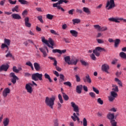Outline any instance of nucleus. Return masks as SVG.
Here are the masks:
<instances>
[{
  "mask_svg": "<svg viewBox=\"0 0 126 126\" xmlns=\"http://www.w3.org/2000/svg\"><path fill=\"white\" fill-rule=\"evenodd\" d=\"M54 126H59V119H55L53 120Z\"/></svg>",
  "mask_w": 126,
  "mask_h": 126,
  "instance_id": "37998d69",
  "label": "nucleus"
},
{
  "mask_svg": "<svg viewBox=\"0 0 126 126\" xmlns=\"http://www.w3.org/2000/svg\"><path fill=\"white\" fill-rule=\"evenodd\" d=\"M64 60L67 63H68L69 65L71 64V63H70V62L71 60H70V57L69 56H66L64 58Z\"/></svg>",
  "mask_w": 126,
  "mask_h": 126,
  "instance_id": "393cba45",
  "label": "nucleus"
},
{
  "mask_svg": "<svg viewBox=\"0 0 126 126\" xmlns=\"http://www.w3.org/2000/svg\"><path fill=\"white\" fill-rule=\"evenodd\" d=\"M120 43H121V40L119 38L116 39L114 41V47L118 48L119 45H120Z\"/></svg>",
  "mask_w": 126,
  "mask_h": 126,
  "instance_id": "4be33fe9",
  "label": "nucleus"
},
{
  "mask_svg": "<svg viewBox=\"0 0 126 126\" xmlns=\"http://www.w3.org/2000/svg\"><path fill=\"white\" fill-rule=\"evenodd\" d=\"M119 56L120 57H121L122 59L126 60V54L125 52H120L119 54Z\"/></svg>",
  "mask_w": 126,
  "mask_h": 126,
  "instance_id": "c756f323",
  "label": "nucleus"
},
{
  "mask_svg": "<svg viewBox=\"0 0 126 126\" xmlns=\"http://www.w3.org/2000/svg\"><path fill=\"white\" fill-rule=\"evenodd\" d=\"M48 42V43H49V44H50V45H51V46H54V40H53V39L51 38H49L48 39V40H47Z\"/></svg>",
  "mask_w": 126,
  "mask_h": 126,
  "instance_id": "49530a36",
  "label": "nucleus"
},
{
  "mask_svg": "<svg viewBox=\"0 0 126 126\" xmlns=\"http://www.w3.org/2000/svg\"><path fill=\"white\" fill-rule=\"evenodd\" d=\"M94 28L96 29L98 31L100 32V30L101 29V26L99 25H95L94 26Z\"/></svg>",
  "mask_w": 126,
  "mask_h": 126,
  "instance_id": "de8ad7c7",
  "label": "nucleus"
},
{
  "mask_svg": "<svg viewBox=\"0 0 126 126\" xmlns=\"http://www.w3.org/2000/svg\"><path fill=\"white\" fill-rule=\"evenodd\" d=\"M12 11L13 12H14L15 11H16V12H19V11L18 10V5H16L15 7L13 8Z\"/></svg>",
  "mask_w": 126,
  "mask_h": 126,
  "instance_id": "79ce46f5",
  "label": "nucleus"
},
{
  "mask_svg": "<svg viewBox=\"0 0 126 126\" xmlns=\"http://www.w3.org/2000/svg\"><path fill=\"white\" fill-rule=\"evenodd\" d=\"M116 92L112 91L111 92V96H112V97H114V98L118 97V94Z\"/></svg>",
  "mask_w": 126,
  "mask_h": 126,
  "instance_id": "4c0bfd02",
  "label": "nucleus"
},
{
  "mask_svg": "<svg viewBox=\"0 0 126 126\" xmlns=\"http://www.w3.org/2000/svg\"><path fill=\"white\" fill-rule=\"evenodd\" d=\"M112 91L114 92H118L119 91V88L117 85H112Z\"/></svg>",
  "mask_w": 126,
  "mask_h": 126,
  "instance_id": "cd10ccee",
  "label": "nucleus"
},
{
  "mask_svg": "<svg viewBox=\"0 0 126 126\" xmlns=\"http://www.w3.org/2000/svg\"><path fill=\"white\" fill-rule=\"evenodd\" d=\"M81 124H83V126H87V119H86L85 118H84L83 121H81Z\"/></svg>",
  "mask_w": 126,
  "mask_h": 126,
  "instance_id": "473e14b6",
  "label": "nucleus"
},
{
  "mask_svg": "<svg viewBox=\"0 0 126 126\" xmlns=\"http://www.w3.org/2000/svg\"><path fill=\"white\" fill-rule=\"evenodd\" d=\"M13 71L16 73H18L19 72V69H18L16 66H14L13 67Z\"/></svg>",
  "mask_w": 126,
  "mask_h": 126,
  "instance_id": "8fccbe9b",
  "label": "nucleus"
},
{
  "mask_svg": "<svg viewBox=\"0 0 126 126\" xmlns=\"http://www.w3.org/2000/svg\"><path fill=\"white\" fill-rule=\"evenodd\" d=\"M60 80H59V82H63V81H64V75L61 74L59 75Z\"/></svg>",
  "mask_w": 126,
  "mask_h": 126,
  "instance_id": "e433bc0d",
  "label": "nucleus"
},
{
  "mask_svg": "<svg viewBox=\"0 0 126 126\" xmlns=\"http://www.w3.org/2000/svg\"><path fill=\"white\" fill-rule=\"evenodd\" d=\"M32 86H33V85L31 83L27 84L25 86V88L28 93H30V94H31L32 92H33V89L32 88Z\"/></svg>",
  "mask_w": 126,
  "mask_h": 126,
  "instance_id": "6e6552de",
  "label": "nucleus"
},
{
  "mask_svg": "<svg viewBox=\"0 0 126 126\" xmlns=\"http://www.w3.org/2000/svg\"><path fill=\"white\" fill-rule=\"evenodd\" d=\"M26 65H28L29 66H30L31 67L32 70H34V67L33 66V64L30 61L27 62L26 63Z\"/></svg>",
  "mask_w": 126,
  "mask_h": 126,
  "instance_id": "f704fd0d",
  "label": "nucleus"
},
{
  "mask_svg": "<svg viewBox=\"0 0 126 126\" xmlns=\"http://www.w3.org/2000/svg\"><path fill=\"white\" fill-rule=\"evenodd\" d=\"M33 65L36 71H39V70L41 69V66H40V64H39V63H34Z\"/></svg>",
  "mask_w": 126,
  "mask_h": 126,
  "instance_id": "aec40b11",
  "label": "nucleus"
},
{
  "mask_svg": "<svg viewBox=\"0 0 126 126\" xmlns=\"http://www.w3.org/2000/svg\"><path fill=\"white\" fill-rule=\"evenodd\" d=\"M44 77L46 79H48L49 82L50 83L53 82V80H52V79H51V77L50 76V75L48 74L47 73H45L44 74Z\"/></svg>",
  "mask_w": 126,
  "mask_h": 126,
  "instance_id": "bb28decb",
  "label": "nucleus"
},
{
  "mask_svg": "<svg viewBox=\"0 0 126 126\" xmlns=\"http://www.w3.org/2000/svg\"><path fill=\"white\" fill-rule=\"evenodd\" d=\"M115 6H116V4H115V1L114 0H108L105 8H107L108 10H110V9L114 8Z\"/></svg>",
  "mask_w": 126,
  "mask_h": 126,
  "instance_id": "39448f33",
  "label": "nucleus"
},
{
  "mask_svg": "<svg viewBox=\"0 0 126 126\" xmlns=\"http://www.w3.org/2000/svg\"><path fill=\"white\" fill-rule=\"evenodd\" d=\"M3 125L4 126H7L9 125V119L6 118L3 119Z\"/></svg>",
  "mask_w": 126,
  "mask_h": 126,
  "instance_id": "412c9836",
  "label": "nucleus"
},
{
  "mask_svg": "<svg viewBox=\"0 0 126 126\" xmlns=\"http://www.w3.org/2000/svg\"><path fill=\"white\" fill-rule=\"evenodd\" d=\"M89 95L92 97V98H95V94L93 92L89 93Z\"/></svg>",
  "mask_w": 126,
  "mask_h": 126,
  "instance_id": "052dcab7",
  "label": "nucleus"
},
{
  "mask_svg": "<svg viewBox=\"0 0 126 126\" xmlns=\"http://www.w3.org/2000/svg\"><path fill=\"white\" fill-rule=\"evenodd\" d=\"M55 100L56 96L55 95H52L51 97L47 96L45 98V103L46 106H48V107H49L51 109H53Z\"/></svg>",
  "mask_w": 126,
  "mask_h": 126,
  "instance_id": "f257e3e1",
  "label": "nucleus"
},
{
  "mask_svg": "<svg viewBox=\"0 0 126 126\" xmlns=\"http://www.w3.org/2000/svg\"><path fill=\"white\" fill-rule=\"evenodd\" d=\"M18 1L20 2L21 4H28V3H29V2L25 0H18Z\"/></svg>",
  "mask_w": 126,
  "mask_h": 126,
  "instance_id": "c9c22d12",
  "label": "nucleus"
},
{
  "mask_svg": "<svg viewBox=\"0 0 126 126\" xmlns=\"http://www.w3.org/2000/svg\"><path fill=\"white\" fill-rule=\"evenodd\" d=\"M9 93H10V89H9L8 88H7L3 90L2 92V95L3 97H7V94H9Z\"/></svg>",
  "mask_w": 126,
  "mask_h": 126,
  "instance_id": "ddd939ff",
  "label": "nucleus"
},
{
  "mask_svg": "<svg viewBox=\"0 0 126 126\" xmlns=\"http://www.w3.org/2000/svg\"><path fill=\"white\" fill-rule=\"evenodd\" d=\"M64 85H66V86H68L69 87H71V83L69 81L65 82L63 83Z\"/></svg>",
  "mask_w": 126,
  "mask_h": 126,
  "instance_id": "3c124183",
  "label": "nucleus"
},
{
  "mask_svg": "<svg viewBox=\"0 0 126 126\" xmlns=\"http://www.w3.org/2000/svg\"><path fill=\"white\" fill-rule=\"evenodd\" d=\"M11 17L13 19H16L17 20L21 19V16L18 14L13 13L11 15Z\"/></svg>",
  "mask_w": 126,
  "mask_h": 126,
  "instance_id": "dca6fc26",
  "label": "nucleus"
},
{
  "mask_svg": "<svg viewBox=\"0 0 126 126\" xmlns=\"http://www.w3.org/2000/svg\"><path fill=\"white\" fill-rule=\"evenodd\" d=\"M63 97L65 101H68V99H69V97H68V95H67L65 93H63Z\"/></svg>",
  "mask_w": 126,
  "mask_h": 126,
  "instance_id": "7c9ffc66",
  "label": "nucleus"
},
{
  "mask_svg": "<svg viewBox=\"0 0 126 126\" xmlns=\"http://www.w3.org/2000/svg\"><path fill=\"white\" fill-rule=\"evenodd\" d=\"M70 63H71L70 64H74L76 65L77 63H78V59H72Z\"/></svg>",
  "mask_w": 126,
  "mask_h": 126,
  "instance_id": "2f4dec72",
  "label": "nucleus"
},
{
  "mask_svg": "<svg viewBox=\"0 0 126 126\" xmlns=\"http://www.w3.org/2000/svg\"><path fill=\"white\" fill-rule=\"evenodd\" d=\"M102 52H106V50L105 48L98 46L96 47L95 49L93 50V53L94 54L96 57H100V55Z\"/></svg>",
  "mask_w": 126,
  "mask_h": 126,
  "instance_id": "7ed1b4c3",
  "label": "nucleus"
},
{
  "mask_svg": "<svg viewBox=\"0 0 126 126\" xmlns=\"http://www.w3.org/2000/svg\"><path fill=\"white\" fill-rule=\"evenodd\" d=\"M109 21H112L113 22H115L116 23H120V21L119 20L122 21L123 20L124 22L126 23V19H125L123 18H110L108 19Z\"/></svg>",
  "mask_w": 126,
  "mask_h": 126,
  "instance_id": "423d86ee",
  "label": "nucleus"
},
{
  "mask_svg": "<svg viewBox=\"0 0 126 126\" xmlns=\"http://www.w3.org/2000/svg\"><path fill=\"white\" fill-rule=\"evenodd\" d=\"M115 98L116 97H114L113 96H112V95H111L108 97V100L109 101H110V102H113L115 100Z\"/></svg>",
  "mask_w": 126,
  "mask_h": 126,
  "instance_id": "4d7b16f0",
  "label": "nucleus"
},
{
  "mask_svg": "<svg viewBox=\"0 0 126 126\" xmlns=\"http://www.w3.org/2000/svg\"><path fill=\"white\" fill-rule=\"evenodd\" d=\"M83 87V86L82 85L77 86L76 89V91L77 93H78V94H81V93L82 92Z\"/></svg>",
  "mask_w": 126,
  "mask_h": 126,
  "instance_id": "4468645a",
  "label": "nucleus"
},
{
  "mask_svg": "<svg viewBox=\"0 0 126 126\" xmlns=\"http://www.w3.org/2000/svg\"><path fill=\"white\" fill-rule=\"evenodd\" d=\"M110 123L111 124L112 126H117V122H116V120H111Z\"/></svg>",
  "mask_w": 126,
  "mask_h": 126,
  "instance_id": "a18cd8bd",
  "label": "nucleus"
},
{
  "mask_svg": "<svg viewBox=\"0 0 126 126\" xmlns=\"http://www.w3.org/2000/svg\"><path fill=\"white\" fill-rule=\"evenodd\" d=\"M53 53H59V54H60V53H61V50L60 49H53L52 50Z\"/></svg>",
  "mask_w": 126,
  "mask_h": 126,
  "instance_id": "e2e57ef3",
  "label": "nucleus"
},
{
  "mask_svg": "<svg viewBox=\"0 0 126 126\" xmlns=\"http://www.w3.org/2000/svg\"><path fill=\"white\" fill-rule=\"evenodd\" d=\"M121 74H122V71H117L115 73V75H116L117 77H120Z\"/></svg>",
  "mask_w": 126,
  "mask_h": 126,
  "instance_id": "680f3d73",
  "label": "nucleus"
},
{
  "mask_svg": "<svg viewBox=\"0 0 126 126\" xmlns=\"http://www.w3.org/2000/svg\"><path fill=\"white\" fill-rule=\"evenodd\" d=\"M83 80L85 83H86L87 82L88 83H91L92 82V81L91 80V78H90V76H89V74L87 75L85 77H84L83 78Z\"/></svg>",
  "mask_w": 126,
  "mask_h": 126,
  "instance_id": "9b49d317",
  "label": "nucleus"
},
{
  "mask_svg": "<svg viewBox=\"0 0 126 126\" xmlns=\"http://www.w3.org/2000/svg\"><path fill=\"white\" fill-rule=\"evenodd\" d=\"M42 43H44V44L47 45V46H48V47H49V48H51V49H54V46H52V45L51 46L50 45V44H49V41H48V40H45L44 37H43L42 39Z\"/></svg>",
  "mask_w": 126,
  "mask_h": 126,
  "instance_id": "f3484780",
  "label": "nucleus"
},
{
  "mask_svg": "<svg viewBox=\"0 0 126 126\" xmlns=\"http://www.w3.org/2000/svg\"><path fill=\"white\" fill-rule=\"evenodd\" d=\"M83 10L84 12H85V13H87V14H91V11H90V10L89 9V8L84 7L83 8Z\"/></svg>",
  "mask_w": 126,
  "mask_h": 126,
  "instance_id": "a878e982",
  "label": "nucleus"
},
{
  "mask_svg": "<svg viewBox=\"0 0 126 126\" xmlns=\"http://www.w3.org/2000/svg\"><path fill=\"white\" fill-rule=\"evenodd\" d=\"M70 105L71 107L73 108L74 112H79V108L78 107V106L75 104V103L71 102L70 103Z\"/></svg>",
  "mask_w": 126,
  "mask_h": 126,
  "instance_id": "9d476101",
  "label": "nucleus"
},
{
  "mask_svg": "<svg viewBox=\"0 0 126 126\" xmlns=\"http://www.w3.org/2000/svg\"><path fill=\"white\" fill-rule=\"evenodd\" d=\"M76 12H77V13H82V12H83V11H82V10L80 9H76Z\"/></svg>",
  "mask_w": 126,
  "mask_h": 126,
  "instance_id": "69168bd1",
  "label": "nucleus"
},
{
  "mask_svg": "<svg viewBox=\"0 0 126 126\" xmlns=\"http://www.w3.org/2000/svg\"><path fill=\"white\" fill-rule=\"evenodd\" d=\"M1 69L2 70V71H6L8 68H9V65L8 64H2L1 66Z\"/></svg>",
  "mask_w": 126,
  "mask_h": 126,
  "instance_id": "a211bd4d",
  "label": "nucleus"
},
{
  "mask_svg": "<svg viewBox=\"0 0 126 126\" xmlns=\"http://www.w3.org/2000/svg\"><path fill=\"white\" fill-rule=\"evenodd\" d=\"M27 14H28V11H27V10H25L22 13V15L24 16V17H25Z\"/></svg>",
  "mask_w": 126,
  "mask_h": 126,
  "instance_id": "864d4df0",
  "label": "nucleus"
},
{
  "mask_svg": "<svg viewBox=\"0 0 126 126\" xmlns=\"http://www.w3.org/2000/svg\"><path fill=\"white\" fill-rule=\"evenodd\" d=\"M63 0H59L58 2L55 3L53 4V7H57V6H59L60 4H63Z\"/></svg>",
  "mask_w": 126,
  "mask_h": 126,
  "instance_id": "5701e85b",
  "label": "nucleus"
},
{
  "mask_svg": "<svg viewBox=\"0 0 126 126\" xmlns=\"http://www.w3.org/2000/svg\"><path fill=\"white\" fill-rule=\"evenodd\" d=\"M70 33L72 35V36H73L75 37H77V35H78V32L75 30H70Z\"/></svg>",
  "mask_w": 126,
  "mask_h": 126,
  "instance_id": "b1692460",
  "label": "nucleus"
},
{
  "mask_svg": "<svg viewBox=\"0 0 126 126\" xmlns=\"http://www.w3.org/2000/svg\"><path fill=\"white\" fill-rule=\"evenodd\" d=\"M58 98L59 99L60 103L61 104H63V97L62 96V95H61V94H59L58 95Z\"/></svg>",
  "mask_w": 126,
  "mask_h": 126,
  "instance_id": "09e8293b",
  "label": "nucleus"
},
{
  "mask_svg": "<svg viewBox=\"0 0 126 126\" xmlns=\"http://www.w3.org/2000/svg\"><path fill=\"white\" fill-rule=\"evenodd\" d=\"M53 18H54V15H51L50 14H48L47 15H46V18H47V19L52 20V19H53Z\"/></svg>",
  "mask_w": 126,
  "mask_h": 126,
  "instance_id": "ea45409f",
  "label": "nucleus"
},
{
  "mask_svg": "<svg viewBox=\"0 0 126 126\" xmlns=\"http://www.w3.org/2000/svg\"><path fill=\"white\" fill-rule=\"evenodd\" d=\"M25 25L26 27L30 28L31 27V23H29V17H26L25 18Z\"/></svg>",
  "mask_w": 126,
  "mask_h": 126,
  "instance_id": "f8f14e48",
  "label": "nucleus"
},
{
  "mask_svg": "<svg viewBox=\"0 0 126 126\" xmlns=\"http://www.w3.org/2000/svg\"><path fill=\"white\" fill-rule=\"evenodd\" d=\"M71 118L72 120H73V122H76V120L78 122H79L80 121L79 117H78V116L76 115V113H74L73 114V116H71Z\"/></svg>",
  "mask_w": 126,
  "mask_h": 126,
  "instance_id": "2eb2a0df",
  "label": "nucleus"
},
{
  "mask_svg": "<svg viewBox=\"0 0 126 126\" xmlns=\"http://www.w3.org/2000/svg\"><path fill=\"white\" fill-rule=\"evenodd\" d=\"M75 78L77 82H80V77H79L78 75H75Z\"/></svg>",
  "mask_w": 126,
  "mask_h": 126,
  "instance_id": "0e129e2a",
  "label": "nucleus"
},
{
  "mask_svg": "<svg viewBox=\"0 0 126 126\" xmlns=\"http://www.w3.org/2000/svg\"><path fill=\"white\" fill-rule=\"evenodd\" d=\"M72 21L73 24H78V23H80L81 20L79 19H74Z\"/></svg>",
  "mask_w": 126,
  "mask_h": 126,
  "instance_id": "72a5a7b5",
  "label": "nucleus"
},
{
  "mask_svg": "<svg viewBox=\"0 0 126 126\" xmlns=\"http://www.w3.org/2000/svg\"><path fill=\"white\" fill-rule=\"evenodd\" d=\"M50 32L51 34H54V35H58V33H57L54 30H50Z\"/></svg>",
  "mask_w": 126,
  "mask_h": 126,
  "instance_id": "774afa93",
  "label": "nucleus"
},
{
  "mask_svg": "<svg viewBox=\"0 0 126 126\" xmlns=\"http://www.w3.org/2000/svg\"><path fill=\"white\" fill-rule=\"evenodd\" d=\"M108 30V28L107 27H100V30L99 31L100 32H104V31H107Z\"/></svg>",
  "mask_w": 126,
  "mask_h": 126,
  "instance_id": "a19ab883",
  "label": "nucleus"
},
{
  "mask_svg": "<svg viewBox=\"0 0 126 126\" xmlns=\"http://www.w3.org/2000/svg\"><path fill=\"white\" fill-rule=\"evenodd\" d=\"M107 118L108 120L113 121L114 119H115V115L113 113H109L107 114Z\"/></svg>",
  "mask_w": 126,
  "mask_h": 126,
  "instance_id": "6ab92c4d",
  "label": "nucleus"
},
{
  "mask_svg": "<svg viewBox=\"0 0 126 126\" xmlns=\"http://www.w3.org/2000/svg\"><path fill=\"white\" fill-rule=\"evenodd\" d=\"M39 50H40V52H41V53H42L43 57L44 58H46V56H47V53H46V51L45 50V49H44L43 48H39Z\"/></svg>",
  "mask_w": 126,
  "mask_h": 126,
  "instance_id": "c85d7f7f",
  "label": "nucleus"
},
{
  "mask_svg": "<svg viewBox=\"0 0 126 126\" xmlns=\"http://www.w3.org/2000/svg\"><path fill=\"white\" fill-rule=\"evenodd\" d=\"M6 58H12V54L10 53V51H8V53L5 55Z\"/></svg>",
  "mask_w": 126,
  "mask_h": 126,
  "instance_id": "13d9d810",
  "label": "nucleus"
},
{
  "mask_svg": "<svg viewBox=\"0 0 126 126\" xmlns=\"http://www.w3.org/2000/svg\"><path fill=\"white\" fill-rule=\"evenodd\" d=\"M93 90L94 92H95V93H96V94H99V90H98V89H96V88L93 87Z\"/></svg>",
  "mask_w": 126,
  "mask_h": 126,
  "instance_id": "6e6d98bb",
  "label": "nucleus"
},
{
  "mask_svg": "<svg viewBox=\"0 0 126 126\" xmlns=\"http://www.w3.org/2000/svg\"><path fill=\"white\" fill-rule=\"evenodd\" d=\"M4 43H2L1 44V49L3 50V49L6 48V50H5V53H7V52H8V50H9V47H8V46H10V40L5 38L4 40Z\"/></svg>",
  "mask_w": 126,
  "mask_h": 126,
  "instance_id": "f03ea898",
  "label": "nucleus"
},
{
  "mask_svg": "<svg viewBox=\"0 0 126 126\" xmlns=\"http://www.w3.org/2000/svg\"><path fill=\"white\" fill-rule=\"evenodd\" d=\"M16 0L15 1H12V0H9V2L11 4H16Z\"/></svg>",
  "mask_w": 126,
  "mask_h": 126,
  "instance_id": "338daca9",
  "label": "nucleus"
},
{
  "mask_svg": "<svg viewBox=\"0 0 126 126\" xmlns=\"http://www.w3.org/2000/svg\"><path fill=\"white\" fill-rule=\"evenodd\" d=\"M90 57L92 60H93V61H96V60H97V58H96V57L95 56V55L94 53H92L90 56Z\"/></svg>",
  "mask_w": 126,
  "mask_h": 126,
  "instance_id": "603ef678",
  "label": "nucleus"
},
{
  "mask_svg": "<svg viewBox=\"0 0 126 126\" xmlns=\"http://www.w3.org/2000/svg\"><path fill=\"white\" fill-rule=\"evenodd\" d=\"M37 19L41 22V23H44V21H43V17L41 16H39L37 17Z\"/></svg>",
  "mask_w": 126,
  "mask_h": 126,
  "instance_id": "5fc2aeb1",
  "label": "nucleus"
},
{
  "mask_svg": "<svg viewBox=\"0 0 126 126\" xmlns=\"http://www.w3.org/2000/svg\"><path fill=\"white\" fill-rule=\"evenodd\" d=\"M97 102L100 105H103L104 104V101L101 99V98H98L97 100Z\"/></svg>",
  "mask_w": 126,
  "mask_h": 126,
  "instance_id": "c03bdc74",
  "label": "nucleus"
},
{
  "mask_svg": "<svg viewBox=\"0 0 126 126\" xmlns=\"http://www.w3.org/2000/svg\"><path fill=\"white\" fill-rule=\"evenodd\" d=\"M96 41L98 44H104V40L101 39H97Z\"/></svg>",
  "mask_w": 126,
  "mask_h": 126,
  "instance_id": "bf43d9fd",
  "label": "nucleus"
},
{
  "mask_svg": "<svg viewBox=\"0 0 126 126\" xmlns=\"http://www.w3.org/2000/svg\"><path fill=\"white\" fill-rule=\"evenodd\" d=\"M10 77H12V78L11 79V81L13 84H15L16 83V80H18L19 79L16 75H15V74L13 72H11L9 74Z\"/></svg>",
  "mask_w": 126,
  "mask_h": 126,
  "instance_id": "0eeeda50",
  "label": "nucleus"
},
{
  "mask_svg": "<svg viewBox=\"0 0 126 126\" xmlns=\"http://www.w3.org/2000/svg\"><path fill=\"white\" fill-rule=\"evenodd\" d=\"M101 69L102 71H104V72H106V73H109V69H110V67H109V65L107 64H103L102 65Z\"/></svg>",
  "mask_w": 126,
  "mask_h": 126,
  "instance_id": "1a4fd4ad",
  "label": "nucleus"
},
{
  "mask_svg": "<svg viewBox=\"0 0 126 126\" xmlns=\"http://www.w3.org/2000/svg\"><path fill=\"white\" fill-rule=\"evenodd\" d=\"M80 63L82 65H85V66H86L89 64L88 63L85 62L84 60H80Z\"/></svg>",
  "mask_w": 126,
  "mask_h": 126,
  "instance_id": "58836bf2",
  "label": "nucleus"
},
{
  "mask_svg": "<svg viewBox=\"0 0 126 126\" xmlns=\"http://www.w3.org/2000/svg\"><path fill=\"white\" fill-rule=\"evenodd\" d=\"M43 74H40L39 73H33L32 75V79L34 81H38L40 80V81L43 80Z\"/></svg>",
  "mask_w": 126,
  "mask_h": 126,
  "instance_id": "20e7f679",
  "label": "nucleus"
}]
</instances>
